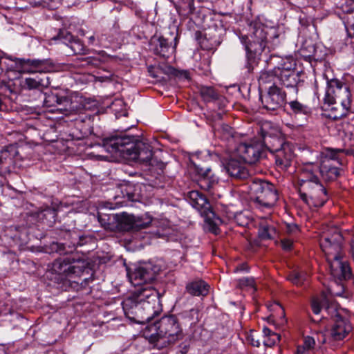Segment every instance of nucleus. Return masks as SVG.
Wrapping results in <instances>:
<instances>
[{"label":"nucleus","mask_w":354,"mask_h":354,"mask_svg":"<svg viewBox=\"0 0 354 354\" xmlns=\"http://www.w3.org/2000/svg\"><path fill=\"white\" fill-rule=\"evenodd\" d=\"M251 344L254 346L259 347L260 346V342L259 340H254L253 338H252Z\"/></svg>","instance_id":"nucleus-57"},{"label":"nucleus","mask_w":354,"mask_h":354,"mask_svg":"<svg viewBox=\"0 0 354 354\" xmlns=\"http://www.w3.org/2000/svg\"><path fill=\"white\" fill-rule=\"evenodd\" d=\"M151 68H153V67H149V72L151 73Z\"/></svg>","instance_id":"nucleus-63"},{"label":"nucleus","mask_w":354,"mask_h":354,"mask_svg":"<svg viewBox=\"0 0 354 354\" xmlns=\"http://www.w3.org/2000/svg\"><path fill=\"white\" fill-rule=\"evenodd\" d=\"M35 6H42L50 10H55L61 5L62 0H34Z\"/></svg>","instance_id":"nucleus-43"},{"label":"nucleus","mask_w":354,"mask_h":354,"mask_svg":"<svg viewBox=\"0 0 354 354\" xmlns=\"http://www.w3.org/2000/svg\"><path fill=\"white\" fill-rule=\"evenodd\" d=\"M50 111H58L66 116L73 115L75 113V106L73 105L72 100L71 98L70 105L66 106L65 104H62L60 106H56L53 109H51Z\"/></svg>","instance_id":"nucleus-42"},{"label":"nucleus","mask_w":354,"mask_h":354,"mask_svg":"<svg viewBox=\"0 0 354 354\" xmlns=\"http://www.w3.org/2000/svg\"><path fill=\"white\" fill-rule=\"evenodd\" d=\"M57 214V209L55 207L47 206L40 212L39 216L51 225L55 222Z\"/></svg>","instance_id":"nucleus-38"},{"label":"nucleus","mask_w":354,"mask_h":354,"mask_svg":"<svg viewBox=\"0 0 354 354\" xmlns=\"http://www.w3.org/2000/svg\"><path fill=\"white\" fill-rule=\"evenodd\" d=\"M343 151H341V153H344L346 155L348 156H354V149H342Z\"/></svg>","instance_id":"nucleus-56"},{"label":"nucleus","mask_w":354,"mask_h":354,"mask_svg":"<svg viewBox=\"0 0 354 354\" xmlns=\"http://www.w3.org/2000/svg\"><path fill=\"white\" fill-rule=\"evenodd\" d=\"M19 62L25 72L39 73L41 77H37V80L45 79L46 76H48L46 73L54 68L53 64L49 59H19Z\"/></svg>","instance_id":"nucleus-15"},{"label":"nucleus","mask_w":354,"mask_h":354,"mask_svg":"<svg viewBox=\"0 0 354 354\" xmlns=\"http://www.w3.org/2000/svg\"><path fill=\"white\" fill-rule=\"evenodd\" d=\"M216 133L222 139L228 142L234 141L235 131L230 126L223 124L217 130Z\"/></svg>","instance_id":"nucleus-36"},{"label":"nucleus","mask_w":354,"mask_h":354,"mask_svg":"<svg viewBox=\"0 0 354 354\" xmlns=\"http://www.w3.org/2000/svg\"><path fill=\"white\" fill-rule=\"evenodd\" d=\"M133 296L136 297L142 301H146L147 304L152 306L154 308L161 311V305L158 297V292L156 290L151 286L142 288L133 294Z\"/></svg>","instance_id":"nucleus-25"},{"label":"nucleus","mask_w":354,"mask_h":354,"mask_svg":"<svg viewBox=\"0 0 354 354\" xmlns=\"http://www.w3.org/2000/svg\"><path fill=\"white\" fill-rule=\"evenodd\" d=\"M152 222V218L149 216H134L133 218V230L139 231L149 227Z\"/></svg>","instance_id":"nucleus-39"},{"label":"nucleus","mask_w":354,"mask_h":354,"mask_svg":"<svg viewBox=\"0 0 354 354\" xmlns=\"http://www.w3.org/2000/svg\"><path fill=\"white\" fill-rule=\"evenodd\" d=\"M106 216L108 217L107 223L105 222L104 218L101 216L99 218L100 222L104 228L110 230H133L134 216L123 212L121 214H111Z\"/></svg>","instance_id":"nucleus-14"},{"label":"nucleus","mask_w":354,"mask_h":354,"mask_svg":"<svg viewBox=\"0 0 354 354\" xmlns=\"http://www.w3.org/2000/svg\"><path fill=\"white\" fill-rule=\"evenodd\" d=\"M200 95L205 102H210L218 100L220 95L217 90L212 86H202L200 88Z\"/></svg>","instance_id":"nucleus-35"},{"label":"nucleus","mask_w":354,"mask_h":354,"mask_svg":"<svg viewBox=\"0 0 354 354\" xmlns=\"http://www.w3.org/2000/svg\"><path fill=\"white\" fill-rule=\"evenodd\" d=\"M191 205L197 209L203 216L209 218L213 215L212 206L206 197L198 191H191L188 193Z\"/></svg>","instance_id":"nucleus-22"},{"label":"nucleus","mask_w":354,"mask_h":354,"mask_svg":"<svg viewBox=\"0 0 354 354\" xmlns=\"http://www.w3.org/2000/svg\"><path fill=\"white\" fill-rule=\"evenodd\" d=\"M315 346V341L314 338L307 336L304 337L303 345L300 346L301 347H304L305 349L308 351H311L314 348Z\"/></svg>","instance_id":"nucleus-50"},{"label":"nucleus","mask_w":354,"mask_h":354,"mask_svg":"<svg viewBox=\"0 0 354 354\" xmlns=\"http://www.w3.org/2000/svg\"><path fill=\"white\" fill-rule=\"evenodd\" d=\"M281 245L283 250H290L292 246V241L288 239H283L281 241Z\"/></svg>","instance_id":"nucleus-52"},{"label":"nucleus","mask_w":354,"mask_h":354,"mask_svg":"<svg viewBox=\"0 0 354 354\" xmlns=\"http://www.w3.org/2000/svg\"><path fill=\"white\" fill-rule=\"evenodd\" d=\"M286 232L288 234H294L299 232L298 225L295 223L286 224Z\"/></svg>","instance_id":"nucleus-51"},{"label":"nucleus","mask_w":354,"mask_h":354,"mask_svg":"<svg viewBox=\"0 0 354 354\" xmlns=\"http://www.w3.org/2000/svg\"><path fill=\"white\" fill-rule=\"evenodd\" d=\"M263 333L264 335L268 337L270 336L272 334H274L275 333L272 332L270 328L267 327H264L263 329Z\"/></svg>","instance_id":"nucleus-55"},{"label":"nucleus","mask_w":354,"mask_h":354,"mask_svg":"<svg viewBox=\"0 0 354 354\" xmlns=\"http://www.w3.org/2000/svg\"><path fill=\"white\" fill-rule=\"evenodd\" d=\"M80 237L81 238L80 239L81 241H80V244H78V246H82L91 241V238L90 236L81 235L80 233Z\"/></svg>","instance_id":"nucleus-53"},{"label":"nucleus","mask_w":354,"mask_h":354,"mask_svg":"<svg viewBox=\"0 0 354 354\" xmlns=\"http://www.w3.org/2000/svg\"><path fill=\"white\" fill-rule=\"evenodd\" d=\"M94 117L91 115L81 114L78 115L72 120L76 129H79L82 136H87L93 131V122Z\"/></svg>","instance_id":"nucleus-29"},{"label":"nucleus","mask_w":354,"mask_h":354,"mask_svg":"<svg viewBox=\"0 0 354 354\" xmlns=\"http://www.w3.org/2000/svg\"><path fill=\"white\" fill-rule=\"evenodd\" d=\"M331 328L330 335L335 341L343 339L351 329V326L347 323L346 320L343 318H339Z\"/></svg>","instance_id":"nucleus-30"},{"label":"nucleus","mask_w":354,"mask_h":354,"mask_svg":"<svg viewBox=\"0 0 354 354\" xmlns=\"http://www.w3.org/2000/svg\"><path fill=\"white\" fill-rule=\"evenodd\" d=\"M50 77L46 76L45 79H38L36 78H26L24 82L23 86L25 88L31 90V89H38L41 88H47L50 86Z\"/></svg>","instance_id":"nucleus-34"},{"label":"nucleus","mask_w":354,"mask_h":354,"mask_svg":"<svg viewBox=\"0 0 354 354\" xmlns=\"http://www.w3.org/2000/svg\"><path fill=\"white\" fill-rule=\"evenodd\" d=\"M127 198L130 201H133V196L134 195L133 194H130V193H127Z\"/></svg>","instance_id":"nucleus-59"},{"label":"nucleus","mask_w":354,"mask_h":354,"mask_svg":"<svg viewBox=\"0 0 354 354\" xmlns=\"http://www.w3.org/2000/svg\"><path fill=\"white\" fill-rule=\"evenodd\" d=\"M103 146L111 153H118L124 158L148 163L152 158L150 145L136 140L134 136H115L103 139Z\"/></svg>","instance_id":"nucleus-2"},{"label":"nucleus","mask_w":354,"mask_h":354,"mask_svg":"<svg viewBox=\"0 0 354 354\" xmlns=\"http://www.w3.org/2000/svg\"><path fill=\"white\" fill-rule=\"evenodd\" d=\"M286 279L292 284L300 286L306 280L307 274L304 271L292 270L288 274Z\"/></svg>","instance_id":"nucleus-37"},{"label":"nucleus","mask_w":354,"mask_h":354,"mask_svg":"<svg viewBox=\"0 0 354 354\" xmlns=\"http://www.w3.org/2000/svg\"><path fill=\"white\" fill-rule=\"evenodd\" d=\"M245 266H246L245 265L242 264V265L240 266V268H236L235 270H236V271H237V270H245Z\"/></svg>","instance_id":"nucleus-61"},{"label":"nucleus","mask_w":354,"mask_h":354,"mask_svg":"<svg viewBox=\"0 0 354 354\" xmlns=\"http://www.w3.org/2000/svg\"><path fill=\"white\" fill-rule=\"evenodd\" d=\"M346 28L348 35L354 37V12L352 15H348L346 17Z\"/></svg>","instance_id":"nucleus-45"},{"label":"nucleus","mask_w":354,"mask_h":354,"mask_svg":"<svg viewBox=\"0 0 354 354\" xmlns=\"http://www.w3.org/2000/svg\"><path fill=\"white\" fill-rule=\"evenodd\" d=\"M209 290V286L201 279L192 281L186 285V291L193 296H206Z\"/></svg>","instance_id":"nucleus-32"},{"label":"nucleus","mask_w":354,"mask_h":354,"mask_svg":"<svg viewBox=\"0 0 354 354\" xmlns=\"http://www.w3.org/2000/svg\"><path fill=\"white\" fill-rule=\"evenodd\" d=\"M225 169L231 177L237 180H245L250 176L245 165L236 159H230L225 165Z\"/></svg>","instance_id":"nucleus-26"},{"label":"nucleus","mask_w":354,"mask_h":354,"mask_svg":"<svg viewBox=\"0 0 354 354\" xmlns=\"http://www.w3.org/2000/svg\"><path fill=\"white\" fill-rule=\"evenodd\" d=\"M204 217L205 222L209 225V231L214 234H217L219 229L217 225L213 221L214 218L215 217V213L213 212V215L210 216L209 218H208L207 216Z\"/></svg>","instance_id":"nucleus-49"},{"label":"nucleus","mask_w":354,"mask_h":354,"mask_svg":"<svg viewBox=\"0 0 354 354\" xmlns=\"http://www.w3.org/2000/svg\"><path fill=\"white\" fill-rule=\"evenodd\" d=\"M64 239L65 243H53L51 249L60 254H65L71 252L73 250L78 246L80 244V232L77 231H68L65 233Z\"/></svg>","instance_id":"nucleus-21"},{"label":"nucleus","mask_w":354,"mask_h":354,"mask_svg":"<svg viewBox=\"0 0 354 354\" xmlns=\"http://www.w3.org/2000/svg\"><path fill=\"white\" fill-rule=\"evenodd\" d=\"M268 67L277 68V80L286 88H292L295 93L298 92V84L300 82V75L294 68V64L288 59L271 55L266 59Z\"/></svg>","instance_id":"nucleus-7"},{"label":"nucleus","mask_w":354,"mask_h":354,"mask_svg":"<svg viewBox=\"0 0 354 354\" xmlns=\"http://www.w3.org/2000/svg\"><path fill=\"white\" fill-rule=\"evenodd\" d=\"M261 136L263 147L273 153L288 144L284 141L281 129L271 122H266L261 127Z\"/></svg>","instance_id":"nucleus-11"},{"label":"nucleus","mask_w":354,"mask_h":354,"mask_svg":"<svg viewBox=\"0 0 354 354\" xmlns=\"http://www.w3.org/2000/svg\"><path fill=\"white\" fill-rule=\"evenodd\" d=\"M344 237L337 227H330L323 232L319 245L329 264L331 275L342 280L351 279L353 274L348 263L342 259V249Z\"/></svg>","instance_id":"nucleus-1"},{"label":"nucleus","mask_w":354,"mask_h":354,"mask_svg":"<svg viewBox=\"0 0 354 354\" xmlns=\"http://www.w3.org/2000/svg\"><path fill=\"white\" fill-rule=\"evenodd\" d=\"M193 172L196 175V180L199 187L205 191H211L217 185L218 179L209 167L194 165Z\"/></svg>","instance_id":"nucleus-18"},{"label":"nucleus","mask_w":354,"mask_h":354,"mask_svg":"<svg viewBox=\"0 0 354 354\" xmlns=\"http://www.w3.org/2000/svg\"><path fill=\"white\" fill-rule=\"evenodd\" d=\"M89 43L90 44H93L94 41H95V36L94 35H92L89 38Z\"/></svg>","instance_id":"nucleus-60"},{"label":"nucleus","mask_w":354,"mask_h":354,"mask_svg":"<svg viewBox=\"0 0 354 354\" xmlns=\"http://www.w3.org/2000/svg\"><path fill=\"white\" fill-rule=\"evenodd\" d=\"M238 286L240 288H251L254 291L257 290L254 279L252 277H246L240 279L238 281Z\"/></svg>","instance_id":"nucleus-44"},{"label":"nucleus","mask_w":354,"mask_h":354,"mask_svg":"<svg viewBox=\"0 0 354 354\" xmlns=\"http://www.w3.org/2000/svg\"><path fill=\"white\" fill-rule=\"evenodd\" d=\"M40 97L43 99L44 106L52 108L60 106L62 104L70 105V97L67 96L59 95L53 92L42 93L40 92Z\"/></svg>","instance_id":"nucleus-27"},{"label":"nucleus","mask_w":354,"mask_h":354,"mask_svg":"<svg viewBox=\"0 0 354 354\" xmlns=\"http://www.w3.org/2000/svg\"><path fill=\"white\" fill-rule=\"evenodd\" d=\"M263 109L268 111H277L283 107L286 102V93L277 85L268 87L267 91L260 95Z\"/></svg>","instance_id":"nucleus-12"},{"label":"nucleus","mask_w":354,"mask_h":354,"mask_svg":"<svg viewBox=\"0 0 354 354\" xmlns=\"http://www.w3.org/2000/svg\"><path fill=\"white\" fill-rule=\"evenodd\" d=\"M17 153V148L13 145L7 147L0 152V176H5L10 173Z\"/></svg>","instance_id":"nucleus-24"},{"label":"nucleus","mask_w":354,"mask_h":354,"mask_svg":"<svg viewBox=\"0 0 354 354\" xmlns=\"http://www.w3.org/2000/svg\"><path fill=\"white\" fill-rule=\"evenodd\" d=\"M277 167L283 171H286L292 165L295 159L292 146L288 143L283 147L273 152Z\"/></svg>","instance_id":"nucleus-23"},{"label":"nucleus","mask_w":354,"mask_h":354,"mask_svg":"<svg viewBox=\"0 0 354 354\" xmlns=\"http://www.w3.org/2000/svg\"><path fill=\"white\" fill-rule=\"evenodd\" d=\"M276 234V229L271 225H262L259 230V236L261 239H272L274 238Z\"/></svg>","instance_id":"nucleus-41"},{"label":"nucleus","mask_w":354,"mask_h":354,"mask_svg":"<svg viewBox=\"0 0 354 354\" xmlns=\"http://www.w3.org/2000/svg\"><path fill=\"white\" fill-rule=\"evenodd\" d=\"M317 168L308 166L301 169L299 178L298 192L300 198L309 207H322L329 196L326 187L321 183L318 176H315Z\"/></svg>","instance_id":"nucleus-4"},{"label":"nucleus","mask_w":354,"mask_h":354,"mask_svg":"<svg viewBox=\"0 0 354 354\" xmlns=\"http://www.w3.org/2000/svg\"><path fill=\"white\" fill-rule=\"evenodd\" d=\"M340 7L347 15L354 13V1L353 0H345V2L342 3Z\"/></svg>","instance_id":"nucleus-47"},{"label":"nucleus","mask_w":354,"mask_h":354,"mask_svg":"<svg viewBox=\"0 0 354 354\" xmlns=\"http://www.w3.org/2000/svg\"><path fill=\"white\" fill-rule=\"evenodd\" d=\"M295 354H310V351L305 349L304 347L298 346Z\"/></svg>","instance_id":"nucleus-54"},{"label":"nucleus","mask_w":354,"mask_h":354,"mask_svg":"<svg viewBox=\"0 0 354 354\" xmlns=\"http://www.w3.org/2000/svg\"><path fill=\"white\" fill-rule=\"evenodd\" d=\"M175 44L171 46V44L168 41L167 39L163 37H158L154 41L153 53L160 57L167 58L169 57L174 51L177 43V37L174 38Z\"/></svg>","instance_id":"nucleus-28"},{"label":"nucleus","mask_w":354,"mask_h":354,"mask_svg":"<svg viewBox=\"0 0 354 354\" xmlns=\"http://www.w3.org/2000/svg\"><path fill=\"white\" fill-rule=\"evenodd\" d=\"M308 166H311L313 169L316 167L317 170L313 172V174L318 177L320 175L325 181H333L340 175L339 168L333 166L328 160H323L320 165L313 162L306 163L302 169H307Z\"/></svg>","instance_id":"nucleus-19"},{"label":"nucleus","mask_w":354,"mask_h":354,"mask_svg":"<svg viewBox=\"0 0 354 354\" xmlns=\"http://www.w3.org/2000/svg\"><path fill=\"white\" fill-rule=\"evenodd\" d=\"M54 40H60L68 46L74 54H86L87 49L83 42L78 38L74 37L66 29L59 30L56 36L53 37Z\"/></svg>","instance_id":"nucleus-20"},{"label":"nucleus","mask_w":354,"mask_h":354,"mask_svg":"<svg viewBox=\"0 0 354 354\" xmlns=\"http://www.w3.org/2000/svg\"><path fill=\"white\" fill-rule=\"evenodd\" d=\"M288 104L290 106V110L295 114L306 115L310 112V109L307 105L304 104L297 100L290 101Z\"/></svg>","instance_id":"nucleus-40"},{"label":"nucleus","mask_w":354,"mask_h":354,"mask_svg":"<svg viewBox=\"0 0 354 354\" xmlns=\"http://www.w3.org/2000/svg\"><path fill=\"white\" fill-rule=\"evenodd\" d=\"M85 61L87 62L88 64H95L94 62H96L97 60L95 59H91V57H88L85 59Z\"/></svg>","instance_id":"nucleus-58"},{"label":"nucleus","mask_w":354,"mask_h":354,"mask_svg":"<svg viewBox=\"0 0 354 354\" xmlns=\"http://www.w3.org/2000/svg\"><path fill=\"white\" fill-rule=\"evenodd\" d=\"M252 34L250 38L241 39V41L244 44L247 62L245 68L249 73H252L255 66H257L260 60V56L262 52L265 50L268 40H267V31L266 28L261 24H256L253 27Z\"/></svg>","instance_id":"nucleus-6"},{"label":"nucleus","mask_w":354,"mask_h":354,"mask_svg":"<svg viewBox=\"0 0 354 354\" xmlns=\"http://www.w3.org/2000/svg\"><path fill=\"white\" fill-rule=\"evenodd\" d=\"M160 270V267L152 262H144L136 267L129 275L135 286H140L155 280Z\"/></svg>","instance_id":"nucleus-13"},{"label":"nucleus","mask_w":354,"mask_h":354,"mask_svg":"<svg viewBox=\"0 0 354 354\" xmlns=\"http://www.w3.org/2000/svg\"><path fill=\"white\" fill-rule=\"evenodd\" d=\"M86 268V263L80 259L72 257L59 258L53 261L51 266L53 273L61 281L80 275Z\"/></svg>","instance_id":"nucleus-9"},{"label":"nucleus","mask_w":354,"mask_h":354,"mask_svg":"<svg viewBox=\"0 0 354 354\" xmlns=\"http://www.w3.org/2000/svg\"><path fill=\"white\" fill-rule=\"evenodd\" d=\"M349 87L337 79L327 80V88L324 98L327 109V117L337 120L346 117L350 111L352 102Z\"/></svg>","instance_id":"nucleus-3"},{"label":"nucleus","mask_w":354,"mask_h":354,"mask_svg":"<svg viewBox=\"0 0 354 354\" xmlns=\"http://www.w3.org/2000/svg\"><path fill=\"white\" fill-rule=\"evenodd\" d=\"M250 187L254 201L263 207H271L278 200L277 190L268 181L254 179Z\"/></svg>","instance_id":"nucleus-10"},{"label":"nucleus","mask_w":354,"mask_h":354,"mask_svg":"<svg viewBox=\"0 0 354 354\" xmlns=\"http://www.w3.org/2000/svg\"><path fill=\"white\" fill-rule=\"evenodd\" d=\"M276 80H277V68L268 67L266 64V68L261 72L258 79L259 86L268 89L267 86L277 85Z\"/></svg>","instance_id":"nucleus-31"},{"label":"nucleus","mask_w":354,"mask_h":354,"mask_svg":"<svg viewBox=\"0 0 354 354\" xmlns=\"http://www.w3.org/2000/svg\"><path fill=\"white\" fill-rule=\"evenodd\" d=\"M187 351H188L187 347V346H185V347L183 348V350L181 351V353H182L183 354H186V353H187Z\"/></svg>","instance_id":"nucleus-62"},{"label":"nucleus","mask_w":354,"mask_h":354,"mask_svg":"<svg viewBox=\"0 0 354 354\" xmlns=\"http://www.w3.org/2000/svg\"><path fill=\"white\" fill-rule=\"evenodd\" d=\"M181 325L192 326L199 321V310L197 308H192L185 310L176 315Z\"/></svg>","instance_id":"nucleus-33"},{"label":"nucleus","mask_w":354,"mask_h":354,"mask_svg":"<svg viewBox=\"0 0 354 354\" xmlns=\"http://www.w3.org/2000/svg\"><path fill=\"white\" fill-rule=\"evenodd\" d=\"M122 305L127 318L142 324L149 322L160 313L146 301H140L132 295L126 298Z\"/></svg>","instance_id":"nucleus-8"},{"label":"nucleus","mask_w":354,"mask_h":354,"mask_svg":"<svg viewBox=\"0 0 354 354\" xmlns=\"http://www.w3.org/2000/svg\"><path fill=\"white\" fill-rule=\"evenodd\" d=\"M341 151H343L342 149L328 148L326 156L324 160H328L330 162L331 160L339 161L338 155Z\"/></svg>","instance_id":"nucleus-46"},{"label":"nucleus","mask_w":354,"mask_h":354,"mask_svg":"<svg viewBox=\"0 0 354 354\" xmlns=\"http://www.w3.org/2000/svg\"><path fill=\"white\" fill-rule=\"evenodd\" d=\"M155 333L149 337V342L158 349L174 344L184 337L183 329L176 315L164 316L154 324Z\"/></svg>","instance_id":"nucleus-5"},{"label":"nucleus","mask_w":354,"mask_h":354,"mask_svg":"<svg viewBox=\"0 0 354 354\" xmlns=\"http://www.w3.org/2000/svg\"><path fill=\"white\" fill-rule=\"evenodd\" d=\"M280 339V335L275 333L274 334H272L270 336L268 337L267 339L263 341V344L266 346L272 347L277 343L279 342Z\"/></svg>","instance_id":"nucleus-48"},{"label":"nucleus","mask_w":354,"mask_h":354,"mask_svg":"<svg viewBox=\"0 0 354 354\" xmlns=\"http://www.w3.org/2000/svg\"><path fill=\"white\" fill-rule=\"evenodd\" d=\"M237 153L245 163L255 164L264 153L263 145L259 142L241 143L236 148Z\"/></svg>","instance_id":"nucleus-16"},{"label":"nucleus","mask_w":354,"mask_h":354,"mask_svg":"<svg viewBox=\"0 0 354 354\" xmlns=\"http://www.w3.org/2000/svg\"><path fill=\"white\" fill-rule=\"evenodd\" d=\"M311 308L315 315L319 314L322 308H325L326 312L333 321H337L339 318H343L338 313L336 304L329 303L327 295L324 292L312 299Z\"/></svg>","instance_id":"nucleus-17"}]
</instances>
